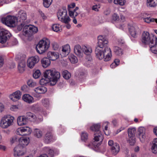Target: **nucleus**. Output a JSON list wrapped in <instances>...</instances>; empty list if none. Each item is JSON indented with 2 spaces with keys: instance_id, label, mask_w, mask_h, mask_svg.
Here are the masks:
<instances>
[{
  "instance_id": "obj_58",
  "label": "nucleus",
  "mask_w": 157,
  "mask_h": 157,
  "mask_svg": "<svg viewBox=\"0 0 157 157\" xmlns=\"http://www.w3.org/2000/svg\"><path fill=\"white\" fill-rule=\"evenodd\" d=\"M17 109V106L16 105H12L10 107L11 110L13 111L16 110Z\"/></svg>"
},
{
  "instance_id": "obj_25",
  "label": "nucleus",
  "mask_w": 157,
  "mask_h": 157,
  "mask_svg": "<svg viewBox=\"0 0 157 157\" xmlns=\"http://www.w3.org/2000/svg\"><path fill=\"white\" fill-rule=\"evenodd\" d=\"M22 99L24 101L29 104L31 103L33 101V98L28 94L24 95L22 96Z\"/></svg>"
},
{
  "instance_id": "obj_61",
  "label": "nucleus",
  "mask_w": 157,
  "mask_h": 157,
  "mask_svg": "<svg viewBox=\"0 0 157 157\" xmlns=\"http://www.w3.org/2000/svg\"><path fill=\"white\" fill-rule=\"evenodd\" d=\"M39 12L41 15V16L43 17V19H45L46 18V16L44 15V13H43L42 11L39 10Z\"/></svg>"
},
{
  "instance_id": "obj_55",
  "label": "nucleus",
  "mask_w": 157,
  "mask_h": 157,
  "mask_svg": "<svg viewBox=\"0 0 157 157\" xmlns=\"http://www.w3.org/2000/svg\"><path fill=\"white\" fill-rule=\"evenodd\" d=\"M100 8V7L97 5H95L93 6L92 7V10H94L96 11H98V8Z\"/></svg>"
},
{
  "instance_id": "obj_53",
  "label": "nucleus",
  "mask_w": 157,
  "mask_h": 157,
  "mask_svg": "<svg viewBox=\"0 0 157 157\" xmlns=\"http://www.w3.org/2000/svg\"><path fill=\"white\" fill-rule=\"evenodd\" d=\"M139 135L145 133V129L142 127H140L138 129Z\"/></svg>"
},
{
  "instance_id": "obj_57",
  "label": "nucleus",
  "mask_w": 157,
  "mask_h": 157,
  "mask_svg": "<svg viewBox=\"0 0 157 157\" xmlns=\"http://www.w3.org/2000/svg\"><path fill=\"white\" fill-rule=\"evenodd\" d=\"M4 64V59L3 58L0 56V67L2 66Z\"/></svg>"
},
{
  "instance_id": "obj_28",
  "label": "nucleus",
  "mask_w": 157,
  "mask_h": 157,
  "mask_svg": "<svg viewBox=\"0 0 157 157\" xmlns=\"http://www.w3.org/2000/svg\"><path fill=\"white\" fill-rule=\"evenodd\" d=\"M41 63L43 67L46 68L50 65L51 61L48 58L44 57L41 59Z\"/></svg>"
},
{
  "instance_id": "obj_29",
  "label": "nucleus",
  "mask_w": 157,
  "mask_h": 157,
  "mask_svg": "<svg viewBox=\"0 0 157 157\" xmlns=\"http://www.w3.org/2000/svg\"><path fill=\"white\" fill-rule=\"evenodd\" d=\"M94 139L95 141L101 142L103 139V135L101 132L95 133L94 134Z\"/></svg>"
},
{
  "instance_id": "obj_11",
  "label": "nucleus",
  "mask_w": 157,
  "mask_h": 157,
  "mask_svg": "<svg viewBox=\"0 0 157 157\" xmlns=\"http://www.w3.org/2000/svg\"><path fill=\"white\" fill-rule=\"evenodd\" d=\"M39 61V58L37 56L32 57L29 58L27 62V65L30 68H33L35 64Z\"/></svg>"
},
{
  "instance_id": "obj_34",
  "label": "nucleus",
  "mask_w": 157,
  "mask_h": 157,
  "mask_svg": "<svg viewBox=\"0 0 157 157\" xmlns=\"http://www.w3.org/2000/svg\"><path fill=\"white\" fill-rule=\"evenodd\" d=\"M146 4L148 7H155L157 5V0H147Z\"/></svg>"
},
{
  "instance_id": "obj_63",
  "label": "nucleus",
  "mask_w": 157,
  "mask_h": 157,
  "mask_svg": "<svg viewBox=\"0 0 157 157\" xmlns=\"http://www.w3.org/2000/svg\"><path fill=\"white\" fill-rule=\"evenodd\" d=\"M120 60L118 59H115L114 61V63H115V64L116 66H118L119 64Z\"/></svg>"
},
{
  "instance_id": "obj_30",
  "label": "nucleus",
  "mask_w": 157,
  "mask_h": 157,
  "mask_svg": "<svg viewBox=\"0 0 157 157\" xmlns=\"http://www.w3.org/2000/svg\"><path fill=\"white\" fill-rule=\"evenodd\" d=\"M151 149L152 153H157V138H155L153 141Z\"/></svg>"
},
{
  "instance_id": "obj_19",
  "label": "nucleus",
  "mask_w": 157,
  "mask_h": 157,
  "mask_svg": "<svg viewBox=\"0 0 157 157\" xmlns=\"http://www.w3.org/2000/svg\"><path fill=\"white\" fill-rule=\"evenodd\" d=\"M150 50L154 54H157V37L150 44Z\"/></svg>"
},
{
  "instance_id": "obj_42",
  "label": "nucleus",
  "mask_w": 157,
  "mask_h": 157,
  "mask_svg": "<svg viewBox=\"0 0 157 157\" xmlns=\"http://www.w3.org/2000/svg\"><path fill=\"white\" fill-rule=\"evenodd\" d=\"M41 103L45 107H48L50 105V101L49 99L44 98L41 100Z\"/></svg>"
},
{
  "instance_id": "obj_12",
  "label": "nucleus",
  "mask_w": 157,
  "mask_h": 157,
  "mask_svg": "<svg viewBox=\"0 0 157 157\" xmlns=\"http://www.w3.org/2000/svg\"><path fill=\"white\" fill-rule=\"evenodd\" d=\"M27 18V15L25 11L23 10H20L18 12L17 14L16 20L22 23H24L25 21Z\"/></svg>"
},
{
  "instance_id": "obj_60",
  "label": "nucleus",
  "mask_w": 157,
  "mask_h": 157,
  "mask_svg": "<svg viewBox=\"0 0 157 157\" xmlns=\"http://www.w3.org/2000/svg\"><path fill=\"white\" fill-rule=\"evenodd\" d=\"M28 85L30 87H32L34 84L31 80H29L27 82Z\"/></svg>"
},
{
  "instance_id": "obj_35",
  "label": "nucleus",
  "mask_w": 157,
  "mask_h": 157,
  "mask_svg": "<svg viewBox=\"0 0 157 157\" xmlns=\"http://www.w3.org/2000/svg\"><path fill=\"white\" fill-rule=\"evenodd\" d=\"M100 124H94L90 127V129L95 132V133L101 132L100 131Z\"/></svg>"
},
{
  "instance_id": "obj_23",
  "label": "nucleus",
  "mask_w": 157,
  "mask_h": 157,
  "mask_svg": "<svg viewBox=\"0 0 157 157\" xmlns=\"http://www.w3.org/2000/svg\"><path fill=\"white\" fill-rule=\"evenodd\" d=\"M19 144L18 145H20L21 147L23 148H24L27 146L29 143L28 139L27 138H24L23 137L19 138Z\"/></svg>"
},
{
  "instance_id": "obj_62",
  "label": "nucleus",
  "mask_w": 157,
  "mask_h": 157,
  "mask_svg": "<svg viewBox=\"0 0 157 157\" xmlns=\"http://www.w3.org/2000/svg\"><path fill=\"white\" fill-rule=\"evenodd\" d=\"M75 6V4L73 3L71 5H69L68 6V10L70 9V8H73Z\"/></svg>"
},
{
  "instance_id": "obj_16",
  "label": "nucleus",
  "mask_w": 157,
  "mask_h": 157,
  "mask_svg": "<svg viewBox=\"0 0 157 157\" xmlns=\"http://www.w3.org/2000/svg\"><path fill=\"white\" fill-rule=\"evenodd\" d=\"M24 148L21 147L20 145H17L14 149V155L15 157L20 156L24 155L25 152Z\"/></svg>"
},
{
  "instance_id": "obj_45",
  "label": "nucleus",
  "mask_w": 157,
  "mask_h": 157,
  "mask_svg": "<svg viewBox=\"0 0 157 157\" xmlns=\"http://www.w3.org/2000/svg\"><path fill=\"white\" fill-rule=\"evenodd\" d=\"M60 25L58 24H55L52 25V30L55 32H58L60 31L61 29L60 28Z\"/></svg>"
},
{
  "instance_id": "obj_59",
  "label": "nucleus",
  "mask_w": 157,
  "mask_h": 157,
  "mask_svg": "<svg viewBox=\"0 0 157 157\" xmlns=\"http://www.w3.org/2000/svg\"><path fill=\"white\" fill-rule=\"evenodd\" d=\"M110 10L109 9L106 10L104 12V14L105 15H109L110 13Z\"/></svg>"
},
{
  "instance_id": "obj_44",
  "label": "nucleus",
  "mask_w": 157,
  "mask_h": 157,
  "mask_svg": "<svg viewBox=\"0 0 157 157\" xmlns=\"http://www.w3.org/2000/svg\"><path fill=\"white\" fill-rule=\"evenodd\" d=\"M44 6L46 8H48L52 4V0H43Z\"/></svg>"
},
{
  "instance_id": "obj_33",
  "label": "nucleus",
  "mask_w": 157,
  "mask_h": 157,
  "mask_svg": "<svg viewBox=\"0 0 157 157\" xmlns=\"http://www.w3.org/2000/svg\"><path fill=\"white\" fill-rule=\"evenodd\" d=\"M25 62L23 60L19 63L18 69L20 73H22L25 71Z\"/></svg>"
},
{
  "instance_id": "obj_3",
  "label": "nucleus",
  "mask_w": 157,
  "mask_h": 157,
  "mask_svg": "<svg viewBox=\"0 0 157 157\" xmlns=\"http://www.w3.org/2000/svg\"><path fill=\"white\" fill-rule=\"evenodd\" d=\"M50 45V41L47 39L45 40H41L39 42L36 47L38 53L41 54L44 52L48 48Z\"/></svg>"
},
{
  "instance_id": "obj_20",
  "label": "nucleus",
  "mask_w": 157,
  "mask_h": 157,
  "mask_svg": "<svg viewBox=\"0 0 157 157\" xmlns=\"http://www.w3.org/2000/svg\"><path fill=\"white\" fill-rule=\"evenodd\" d=\"M47 57L50 60L54 61L59 57V53L56 52H48L47 53Z\"/></svg>"
},
{
  "instance_id": "obj_1",
  "label": "nucleus",
  "mask_w": 157,
  "mask_h": 157,
  "mask_svg": "<svg viewBox=\"0 0 157 157\" xmlns=\"http://www.w3.org/2000/svg\"><path fill=\"white\" fill-rule=\"evenodd\" d=\"M44 78L40 80L41 85H44L49 82L51 86L55 85L60 77V74L55 69L48 70L44 73Z\"/></svg>"
},
{
  "instance_id": "obj_43",
  "label": "nucleus",
  "mask_w": 157,
  "mask_h": 157,
  "mask_svg": "<svg viewBox=\"0 0 157 157\" xmlns=\"http://www.w3.org/2000/svg\"><path fill=\"white\" fill-rule=\"evenodd\" d=\"M34 135L37 138H40L42 135V132L40 129L36 128L34 130Z\"/></svg>"
},
{
  "instance_id": "obj_54",
  "label": "nucleus",
  "mask_w": 157,
  "mask_h": 157,
  "mask_svg": "<svg viewBox=\"0 0 157 157\" xmlns=\"http://www.w3.org/2000/svg\"><path fill=\"white\" fill-rule=\"evenodd\" d=\"M119 16L116 13H114L112 16V19L114 21H118L119 20Z\"/></svg>"
},
{
  "instance_id": "obj_2",
  "label": "nucleus",
  "mask_w": 157,
  "mask_h": 157,
  "mask_svg": "<svg viewBox=\"0 0 157 157\" xmlns=\"http://www.w3.org/2000/svg\"><path fill=\"white\" fill-rule=\"evenodd\" d=\"M14 117L10 115H7L2 117L0 121V126L2 128H6L12 125Z\"/></svg>"
},
{
  "instance_id": "obj_56",
  "label": "nucleus",
  "mask_w": 157,
  "mask_h": 157,
  "mask_svg": "<svg viewBox=\"0 0 157 157\" xmlns=\"http://www.w3.org/2000/svg\"><path fill=\"white\" fill-rule=\"evenodd\" d=\"M28 86L26 85H24L21 87V90L23 91L26 92L27 90Z\"/></svg>"
},
{
  "instance_id": "obj_13",
  "label": "nucleus",
  "mask_w": 157,
  "mask_h": 157,
  "mask_svg": "<svg viewBox=\"0 0 157 157\" xmlns=\"http://www.w3.org/2000/svg\"><path fill=\"white\" fill-rule=\"evenodd\" d=\"M98 47L97 48H103L106 46L108 43V41L104 37L100 35L98 36Z\"/></svg>"
},
{
  "instance_id": "obj_14",
  "label": "nucleus",
  "mask_w": 157,
  "mask_h": 157,
  "mask_svg": "<svg viewBox=\"0 0 157 157\" xmlns=\"http://www.w3.org/2000/svg\"><path fill=\"white\" fill-rule=\"evenodd\" d=\"M104 58H103L105 61H108L110 60L112 55V52L110 48L106 47L104 48Z\"/></svg>"
},
{
  "instance_id": "obj_26",
  "label": "nucleus",
  "mask_w": 157,
  "mask_h": 157,
  "mask_svg": "<svg viewBox=\"0 0 157 157\" xmlns=\"http://www.w3.org/2000/svg\"><path fill=\"white\" fill-rule=\"evenodd\" d=\"M139 30L137 27H134L133 26H130L129 28V32L131 36L133 38L137 37V33Z\"/></svg>"
},
{
  "instance_id": "obj_38",
  "label": "nucleus",
  "mask_w": 157,
  "mask_h": 157,
  "mask_svg": "<svg viewBox=\"0 0 157 157\" xmlns=\"http://www.w3.org/2000/svg\"><path fill=\"white\" fill-rule=\"evenodd\" d=\"M26 119L30 120L34 122L35 121L36 116L34 114L31 112H28L26 113Z\"/></svg>"
},
{
  "instance_id": "obj_8",
  "label": "nucleus",
  "mask_w": 157,
  "mask_h": 157,
  "mask_svg": "<svg viewBox=\"0 0 157 157\" xmlns=\"http://www.w3.org/2000/svg\"><path fill=\"white\" fill-rule=\"evenodd\" d=\"M10 36V33L8 30L5 29H0V43L3 44L5 43Z\"/></svg>"
},
{
  "instance_id": "obj_7",
  "label": "nucleus",
  "mask_w": 157,
  "mask_h": 157,
  "mask_svg": "<svg viewBox=\"0 0 157 157\" xmlns=\"http://www.w3.org/2000/svg\"><path fill=\"white\" fill-rule=\"evenodd\" d=\"M16 17L11 16H8L2 18L1 21L2 22L8 26L13 27L15 25Z\"/></svg>"
},
{
  "instance_id": "obj_9",
  "label": "nucleus",
  "mask_w": 157,
  "mask_h": 157,
  "mask_svg": "<svg viewBox=\"0 0 157 157\" xmlns=\"http://www.w3.org/2000/svg\"><path fill=\"white\" fill-rule=\"evenodd\" d=\"M108 144L110 147V149L113 154L115 155L119 152L120 148L118 144L114 143L112 140H110L109 141Z\"/></svg>"
},
{
  "instance_id": "obj_46",
  "label": "nucleus",
  "mask_w": 157,
  "mask_h": 157,
  "mask_svg": "<svg viewBox=\"0 0 157 157\" xmlns=\"http://www.w3.org/2000/svg\"><path fill=\"white\" fill-rule=\"evenodd\" d=\"M88 134L85 132H83L81 135V139L82 140L85 141L88 139Z\"/></svg>"
},
{
  "instance_id": "obj_41",
  "label": "nucleus",
  "mask_w": 157,
  "mask_h": 157,
  "mask_svg": "<svg viewBox=\"0 0 157 157\" xmlns=\"http://www.w3.org/2000/svg\"><path fill=\"white\" fill-rule=\"evenodd\" d=\"M69 59L72 63H75L78 62L77 57L73 54L70 55L68 57Z\"/></svg>"
},
{
  "instance_id": "obj_50",
  "label": "nucleus",
  "mask_w": 157,
  "mask_h": 157,
  "mask_svg": "<svg viewBox=\"0 0 157 157\" xmlns=\"http://www.w3.org/2000/svg\"><path fill=\"white\" fill-rule=\"evenodd\" d=\"M129 143L130 145H134L136 142L135 137H129Z\"/></svg>"
},
{
  "instance_id": "obj_10",
  "label": "nucleus",
  "mask_w": 157,
  "mask_h": 157,
  "mask_svg": "<svg viewBox=\"0 0 157 157\" xmlns=\"http://www.w3.org/2000/svg\"><path fill=\"white\" fill-rule=\"evenodd\" d=\"M17 134L20 136H26L29 135L31 132V128L28 127H21L16 131Z\"/></svg>"
},
{
  "instance_id": "obj_40",
  "label": "nucleus",
  "mask_w": 157,
  "mask_h": 157,
  "mask_svg": "<svg viewBox=\"0 0 157 157\" xmlns=\"http://www.w3.org/2000/svg\"><path fill=\"white\" fill-rule=\"evenodd\" d=\"M63 77L66 79H69L71 77V74L67 70H64L62 72Z\"/></svg>"
},
{
  "instance_id": "obj_51",
  "label": "nucleus",
  "mask_w": 157,
  "mask_h": 157,
  "mask_svg": "<svg viewBox=\"0 0 157 157\" xmlns=\"http://www.w3.org/2000/svg\"><path fill=\"white\" fill-rule=\"evenodd\" d=\"M139 135L140 141L142 142H144L146 137L145 133L139 134Z\"/></svg>"
},
{
  "instance_id": "obj_15",
  "label": "nucleus",
  "mask_w": 157,
  "mask_h": 157,
  "mask_svg": "<svg viewBox=\"0 0 157 157\" xmlns=\"http://www.w3.org/2000/svg\"><path fill=\"white\" fill-rule=\"evenodd\" d=\"M141 17L143 18L144 21L147 23H149L151 22L154 21L157 23V19L150 17V15L147 13H142Z\"/></svg>"
},
{
  "instance_id": "obj_39",
  "label": "nucleus",
  "mask_w": 157,
  "mask_h": 157,
  "mask_svg": "<svg viewBox=\"0 0 157 157\" xmlns=\"http://www.w3.org/2000/svg\"><path fill=\"white\" fill-rule=\"evenodd\" d=\"M128 132L129 137H135L136 129L134 128H129L128 130Z\"/></svg>"
},
{
  "instance_id": "obj_64",
  "label": "nucleus",
  "mask_w": 157,
  "mask_h": 157,
  "mask_svg": "<svg viewBox=\"0 0 157 157\" xmlns=\"http://www.w3.org/2000/svg\"><path fill=\"white\" fill-rule=\"evenodd\" d=\"M6 148V147L5 146L0 145V150L5 151Z\"/></svg>"
},
{
  "instance_id": "obj_27",
  "label": "nucleus",
  "mask_w": 157,
  "mask_h": 157,
  "mask_svg": "<svg viewBox=\"0 0 157 157\" xmlns=\"http://www.w3.org/2000/svg\"><path fill=\"white\" fill-rule=\"evenodd\" d=\"M26 118L24 116L19 117L17 119L18 124L20 126H21L26 124L27 123Z\"/></svg>"
},
{
  "instance_id": "obj_48",
  "label": "nucleus",
  "mask_w": 157,
  "mask_h": 157,
  "mask_svg": "<svg viewBox=\"0 0 157 157\" xmlns=\"http://www.w3.org/2000/svg\"><path fill=\"white\" fill-rule=\"evenodd\" d=\"M68 10L69 15L71 17H75L78 15V13L76 11L70 10V9Z\"/></svg>"
},
{
  "instance_id": "obj_18",
  "label": "nucleus",
  "mask_w": 157,
  "mask_h": 157,
  "mask_svg": "<svg viewBox=\"0 0 157 157\" xmlns=\"http://www.w3.org/2000/svg\"><path fill=\"white\" fill-rule=\"evenodd\" d=\"M74 52L75 54L78 57H82L83 56V51L81 46L77 44L75 46Z\"/></svg>"
},
{
  "instance_id": "obj_36",
  "label": "nucleus",
  "mask_w": 157,
  "mask_h": 157,
  "mask_svg": "<svg viewBox=\"0 0 157 157\" xmlns=\"http://www.w3.org/2000/svg\"><path fill=\"white\" fill-rule=\"evenodd\" d=\"M82 49L84 53L87 55H90L92 52V49L90 47L84 46Z\"/></svg>"
},
{
  "instance_id": "obj_6",
  "label": "nucleus",
  "mask_w": 157,
  "mask_h": 157,
  "mask_svg": "<svg viewBox=\"0 0 157 157\" xmlns=\"http://www.w3.org/2000/svg\"><path fill=\"white\" fill-rule=\"evenodd\" d=\"M37 27L33 25H25L23 29V34L26 36H30L37 32Z\"/></svg>"
},
{
  "instance_id": "obj_32",
  "label": "nucleus",
  "mask_w": 157,
  "mask_h": 157,
  "mask_svg": "<svg viewBox=\"0 0 157 157\" xmlns=\"http://www.w3.org/2000/svg\"><path fill=\"white\" fill-rule=\"evenodd\" d=\"M70 51V47L69 45L68 44L65 45L63 47L62 49V54H63V55H62V56H66L68 54Z\"/></svg>"
},
{
  "instance_id": "obj_37",
  "label": "nucleus",
  "mask_w": 157,
  "mask_h": 157,
  "mask_svg": "<svg viewBox=\"0 0 157 157\" xmlns=\"http://www.w3.org/2000/svg\"><path fill=\"white\" fill-rule=\"evenodd\" d=\"M43 150L45 152L47 153L49 156L52 157L54 155V151L50 147H46L43 148Z\"/></svg>"
},
{
  "instance_id": "obj_22",
  "label": "nucleus",
  "mask_w": 157,
  "mask_h": 157,
  "mask_svg": "<svg viewBox=\"0 0 157 157\" xmlns=\"http://www.w3.org/2000/svg\"><path fill=\"white\" fill-rule=\"evenodd\" d=\"M53 135L51 132H48L45 134L44 138V142L46 144H49L54 140Z\"/></svg>"
},
{
  "instance_id": "obj_52",
  "label": "nucleus",
  "mask_w": 157,
  "mask_h": 157,
  "mask_svg": "<svg viewBox=\"0 0 157 157\" xmlns=\"http://www.w3.org/2000/svg\"><path fill=\"white\" fill-rule=\"evenodd\" d=\"M19 138H17L15 136L12 137L10 139V141L12 144H13L17 142V140L19 141Z\"/></svg>"
},
{
  "instance_id": "obj_4",
  "label": "nucleus",
  "mask_w": 157,
  "mask_h": 157,
  "mask_svg": "<svg viewBox=\"0 0 157 157\" xmlns=\"http://www.w3.org/2000/svg\"><path fill=\"white\" fill-rule=\"evenodd\" d=\"M57 16L59 20L65 24L68 23L70 21V17L67 16V11L65 7H63L58 10Z\"/></svg>"
},
{
  "instance_id": "obj_17",
  "label": "nucleus",
  "mask_w": 157,
  "mask_h": 157,
  "mask_svg": "<svg viewBox=\"0 0 157 157\" xmlns=\"http://www.w3.org/2000/svg\"><path fill=\"white\" fill-rule=\"evenodd\" d=\"M95 54L97 58L101 60L104 58V49L99 48H96L95 50Z\"/></svg>"
},
{
  "instance_id": "obj_5",
  "label": "nucleus",
  "mask_w": 157,
  "mask_h": 157,
  "mask_svg": "<svg viewBox=\"0 0 157 157\" xmlns=\"http://www.w3.org/2000/svg\"><path fill=\"white\" fill-rule=\"evenodd\" d=\"M156 37L152 35H150L147 32H144L142 35L141 41L142 42L145 44H150Z\"/></svg>"
},
{
  "instance_id": "obj_21",
  "label": "nucleus",
  "mask_w": 157,
  "mask_h": 157,
  "mask_svg": "<svg viewBox=\"0 0 157 157\" xmlns=\"http://www.w3.org/2000/svg\"><path fill=\"white\" fill-rule=\"evenodd\" d=\"M21 94L19 90H17L10 96V99L13 101H15L19 100L21 98Z\"/></svg>"
},
{
  "instance_id": "obj_49",
  "label": "nucleus",
  "mask_w": 157,
  "mask_h": 157,
  "mask_svg": "<svg viewBox=\"0 0 157 157\" xmlns=\"http://www.w3.org/2000/svg\"><path fill=\"white\" fill-rule=\"evenodd\" d=\"M41 75L40 71L39 70H36L33 74V76L35 78H37Z\"/></svg>"
},
{
  "instance_id": "obj_47",
  "label": "nucleus",
  "mask_w": 157,
  "mask_h": 157,
  "mask_svg": "<svg viewBox=\"0 0 157 157\" xmlns=\"http://www.w3.org/2000/svg\"><path fill=\"white\" fill-rule=\"evenodd\" d=\"M114 3L116 4L119 5L121 6H123L124 4L125 0H114Z\"/></svg>"
},
{
  "instance_id": "obj_31",
  "label": "nucleus",
  "mask_w": 157,
  "mask_h": 157,
  "mask_svg": "<svg viewBox=\"0 0 157 157\" xmlns=\"http://www.w3.org/2000/svg\"><path fill=\"white\" fill-rule=\"evenodd\" d=\"M35 91L38 94H44L47 91V88L43 86H39L34 89Z\"/></svg>"
},
{
  "instance_id": "obj_24",
  "label": "nucleus",
  "mask_w": 157,
  "mask_h": 157,
  "mask_svg": "<svg viewBox=\"0 0 157 157\" xmlns=\"http://www.w3.org/2000/svg\"><path fill=\"white\" fill-rule=\"evenodd\" d=\"M113 51L114 54L117 56H121L124 53L123 50L121 48L117 46H114Z\"/></svg>"
}]
</instances>
